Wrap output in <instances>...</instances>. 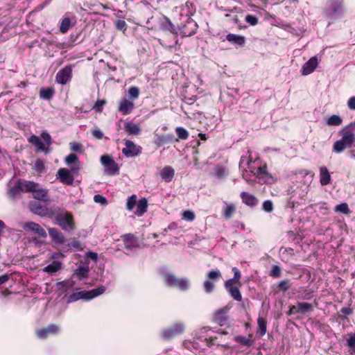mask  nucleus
Here are the masks:
<instances>
[{
	"mask_svg": "<svg viewBox=\"0 0 355 355\" xmlns=\"http://www.w3.org/2000/svg\"><path fill=\"white\" fill-rule=\"evenodd\" d=\"M225 17L227 19L228 21H232L235 24H238L240 23L239 18L237 15H231L230 14H225Z\"/></svg>",
	"mask_w": 355,
	"mask_h": 355,
	"instance_id": "61",
	"label": "nucleus"
},
{
	"mask_svg": "<svg viewBox=\"0 0 355 355\" xmlns=\"http://www.w3.org/2000/svg\"><path fill=\"white\" fill-rule=\"evenodd\" d=\"M28 140L29 143L32 144L33 145L37 147V150L43 151L45 153L47 152V149L45 147V144L40 140V139L37 136L33 135L28 138Z\"/></svg>",
	"mask_w": 355,
	"mask_h": 355,
	"instance_id": "26",
	"label": "nucleus"
},
{
	"mask_svg": "<svg viewBox=\"0 0 355 355\" xmlns=\"http://www.w3.org/2000/svg\"><path fill=\"white\" fill-rule=\"evenodd\" d=\"M226 40L231 44L243 47L245 44V37L242 35L229 33L226 35Z\"/></svg>",
	"mask_w": 355,
	"mask_h": 355,
	"instance_id": "19",
	"label": "nucleus"
},
{
	"mask_svg": "<svg viewBox=\"0 0 355 355\" xmlns=\"http://www.w3.org/2000/svg\"><path fill=\"white\" fill-rule=\"evenodd\" d=\"M342 123H343L342 119L339 116L336 115V114L331 116L327 119V124L328 125H331H331L338 126V125H341Z\"/></svg>",
	"mask_w": 355,
	"mask_h": 355,
	"instance_id": "41",
	"label": "nucleus"
},
{
	"mask_svg": "<svg viewBox=\"0 0 355 355\" xmlns=\"http://www.w3.org/2000/svg\"><path fill=\"white\" fill-rule=\"evenodd\" d=\"M105 173L108 175L112 176L115 174L118 173L119 171V167L118 164L113 161L109 165L105 167Z\"/></svg>",
	"mask_w": 355,
	"mask_h": 355,
	"instance_id": "37",
	"label": "nucleus"
},
{
	"mask_svg": "<svg viewBox=\"0 0 355 355\" xmlns=\"http://www.w3.org/2000/svg\"><path fill=\"white\" fill-rule=\"evenodd\" d=\"M282 272V269L279 266L274 265L272 266L269 275L272 278H278L280 277Z\"/></svg>",
	"mask_w": 355,
	"mask_h": 355,
	"instance_id": "48",
	"label": "nucleus"
},
{
	"mask_svg": "<svg viewBox=\"0 0 355 355\" xmlns=\"http://www.w3.org/2000/svg\"><path fill=\"white\" fill-rule=\"evenodd\" d=\"M225 289L234 300L238 302H241L242 300V295L238 287L231 286L225 288Z\"/></svg>",
	"mask_w": 355,
	"mask_h": 355,
	"instance_id": "35",
	"label": "nucleus"
},
{
	"mask_svg": "<svg viewBox=\"0 0 355 355\" xmlns=\"http://www.w3.org/2000/svg\"><path fill=\"white\" fill-rule=\"evenodd\" d=\"M162 144H167L173 143V141H178V139L175 138L173 135H164L161 138Z\"/></svg>",
	"mask_w": 355,
	"mask_h": 355,
	"instance_id": "50",
	"label": "nucleus"
},
{
	"mask_svg": "<svg viewBox=\"0 0 355 355\" xmlns=\"http://www.w3.org/2000/svg\"><path fill=\"white\" fill-rule=\"evenodd\" d=\"M27 184L28 180L19 179L15 185L9 189L8 191L9 198L15 200L20 196L21 192H26V185Z\"/></svg>",
	"mask_w": 355,
	"mask_h": 355,
	"instance_id": "9",
	"label": "nucleus"
},
{
	"mask_svg": "<svg viewBox=\"0 0 355 355\" xmlns=\"http://www.w3.org/2000/svg\"><path fill=\"white\" fill-rule=\"evenodd\" d=\"M75 64H68L61 69L55 76V81L61 85H64L71 80L73 77V69Z\"/></svg>",
	"mask_w": 355,
	"mask_h": 355,
	"instance_id": "6",
	"label": "nucleus"
},
{
	"mask_svg": "<svg viewBox=\"0 0 355 355\" xmlns=\"http://www.w3.org/2000/svg\"><path fill=\"white\" fill-rule=\"evenodd\" d=\"M257 334L260 335V336H263L266 334L267 331V321L265 318L262 317H259L257 318Z\"/></svg>",
	"mask_w": 355,
	"mask_h": 355,
	"instance_id": "32",
	"label": "nucleus"
},
{
	"mask_svg": "<svg viewBox=\"0 0 355 355\" xmlns=\"http://www.w3.org/2000/svg\"><path fill=\"white\" fill-rule=\"evenodd\" d=\"M352 127H355V123H351L340 131L341 138L334 144L333 151L340 153L345 149L355 147V133L352 130Z\"/></svg>",
	"mask_w": 355,
	"mask_h": 355,
	"instance_id": "1",
	"label": "nucleus"
},
{
	"mask_svg": "<svg viewBox=\"0 0 355 355\" xmlns=\"http://www.w3.org/2000/svg\"><path fill=\"white\" fill-rule=\"evenodd\" d=\"M164 279L167 286L170 287H177L180 291H187L189 286V281L188 279L185 277L179 279L173 274H165Z\"/></svg>",
	"mask_w": 355,
	"mask_h": 355,
	"instance_id": "5",
	"label": "nucleus"
},
{
	"mask_svg": "<svg viewBox=\"0 0 355 355\" xmlns=\"http://www.w3.org/2000/svg\"><path fill=\"white\" fill-rule=\"evenodd\" d=\"M105 100H97L94 105L93 106V109L96 110L97 112H101L103 111V106L105 105Z\"/></svg>",
	"mask_w": 355,
	"mask_h": 355,
	"instance_id": "55",
	"label": "nucleus"
},
{
	"mask_svg": "<svg viewBox=\"0 0 355 355\" xmlns=\"http://www.w3.org/2000/svg\"><path fill=\"white\" fill-rule=\"evenodd\" d=\"M229 310L230 309L227 307H224L217 310L213 316V321L220 326L227 324L229 320Z\"/></svg>",
	"mask_w": 355,
	"mask_h": 355,
	"instance_id": "11",
	"label": "nucleus"
},
{
	"mask_svg": "<svg viewBox=\"0 0 355 355\" xmlns=\"http://www.w3.org/2000/svg\"><path fill=\"white\" fill-rule=\"evenodd\" d=\"M41 137L44 141L48 145L50 146L52 144V139L51 135L47 132H43L41 134Z\"/></svg>",
	"mask_w": 355,
	"mask_h": 355,
	"instance_id": "62",
	"label": "nucleus"
},
{
	"mask_svg": "<svg viewBox=\"0 0 355 355\" xmlns=\"http://www.w3.org/2000/svg\"><path fill=\"white\" fill-rule=\"evenodd\" d=\"M78 162V156L74 153H71L65 158V162L67 164L70 165L73 163Z\"/></svg>",
	"mask_w": 355,
	"mask_h": 355,
	"instance_id": "56",
	"label": "nucleus"
},
{
	"mask_svg": "<svg viewBox=\"0 0 355 355\" xmlns=\"http://www.w3.org/2000/svg\"><path fill=\"white\" fill-rule=\"evenodd\" d=\"M215 174L218 178H223L225 175V169L222 166H217L215 169Z\"/></svg>",
	"mask_w": 355,
	"mask_h": 355,
	"instance_id": "64",
	"label": "nucleus"
},
{
	"mask_svg": "<svg viewBox=\"0 0 355 355\" xmlns=\"http://www.w3.org/2000/svg\"><path fill=\"white\" fill-rule=\"evenodd\" d=\"M298 313L305 314L313 311V306L307 302L297 303Z\"/></svg>",
	"mask_w": 355,
	"mask_h": 355,
	"instance_id": "36",
	"label": "nucleus"
},
{
	"mask_svg": "<svg viewBox=\"0 0 355 355\" xmlns=\"http://www.w3.org/2000/svg\"><path fill=\"white\" fill-rule=\"evenodd\" d=\"M148 201L146 198H143L139 200L137 203V210L135 214L137 216H142L145 212L147 211Z\"/></svg>",
	"mask_w": 355,
	"mask_h": 355,
	"instance_id": "31",
	"label": "nucleus"
},
{
	"mask_svg": "<svg viewBox=\"0 0 355 355\" xmlns=\"http://www.w3.org/2000/svg\"><path fill=\"white\" fill-rule=\"evenodd\" d=\"M71 26V19L69 17H64L62 19L60 25V31L64 34L66 33Z\"/></svg>",
	"mask_w": 355,
	"mask_h": 355,
	"instance_id": "39",
	"label": "nucleus"
},
{
	"mask_svg": "<svg viewBox=\"0 0 355 355\" xmlns=\"http://www.w3.org/2000/svg\"><path fill=\"white\" fill-rule=\"evenodd\" d=\"M26 189V193H32L33 198L35 200L43 202H48L49 200V190L41 188L39 183L28 180Z\"/></svg>",
	"mask_w": 355,
	"mask_h": 355,
	"instance_id": "2",
	"label": "nucleus"
},
{
	"mask_svg": "<svg viewBox=\"0 0 355 355\" xmlns=\"http://www.w3.org/2000/svg\"><path fill=\"white\" fill-rule=\"evenodd\" d=\"M253 337L254 336L252 334H250L248 337L236 336L234 338V340L238 343L241 346L251 347L255 343V340Z\"/></svg>",
	"mask_w": 355,
	"mask_h": 355,
	"instance_id": "17",
	"label": "nucleus"
},
{
	"mask_svg": "<svg viewBox=\"0 0 355 355\" xmlns=\"http://www.w3.org/2000/svg\"><path fill=\"white\" fill-rule=\"evenodd\" d=\"M135 108V103L132 101L123 98L121 100L118 106L119 112L123 115H128L132 113Z\"/></svg>",
	"mask_w": 355,
	"mask_h": 355,
	"instance_id": "12",
	"label": "nucleus"
},
{
	"mask_svg": "<svg viewBox=\"0 0 355 355\" xmlns=\"http://www.w3.org/2000/svg\"><path fill=\"white\" fill-rule=\"evenodd\" d=\"M182 219L191 222L194 220L196 218V215L193 211L191 210H185L182 214Z\"/></svg>",
	"mask_w": 355,
	"mask_h": 355,
	"instance_id": "47",
	"label": "nucleus"
},
{
	"mask_svg": "<svg viewBox=\"0 0 355 355\" xmlns=\"http://www.w3.org/2000/svg\"><path fill=\"white\" fill-rule=\"evenodd\" d=\"M115 27L118 31L125 32L128 28V25L124 20L118 19L115 21Z\"/></svg>",
	"mask_w": 355,
	"mask_h": 355,
	"instance_id": "49",
	"label": "nucleus"
},
{
	"mask_svg": "<svg viewBox=\"0 0 355 355\" xmlns=\"http://www.w3.org/2000/svg\"><path fill=\"white\" fill-rule=\"evenodd\" d=\"M106 290V288L104 286H101L96 288L92 289L91 291H88L89 296L87 297V300H92L98 295L103 294Z\"/></svg>",
	"mask_w": 355,
	"mask_h": 355,
	"instance_id": "38",
	"label": "nucleus"
},
{
	"mask_svg": "<svg viewBox=\"0 0 355 355\" xmlns=\"http://www.w3.org/2000/svg\"><path fill=\"white\" fill-rule=\"evenodd\" d=\"M57 178L63 184L71 185L74 178L70 173V171L64 168H61L57 173Z\"/></svg>",
	"mask_w": 355,
	"mask_h": 355,
	"instance_id": "13",
	"label": "nucleus"
},
{
	"mask_svg": "<svg viewBox=\"0 0 355 355\" xmlns=\"http://www.w3.org/2000/svg\"><path fill=\"white\" fill-rule=\"evenodd\" d=\"M198 28V25L193 22H188L182 29V33L184 35L189 37L193 35L196 33Z\"/></svg>",
	"mask_w": 355,
	"mask_h": 355,
	"instance_id": "27",
	"label": "nucleus"
},
{
	"mask_svg": "<svg viewBox=\"0 0 355 355\" xmlns=\"http://www.w3.org/2000/svg\"><path fill=\"white\" fill-rule=\"evenodd\" d=\"M49 234L53 241L58 244H62L65 242V238L63 234L55 227L48 229Z\"/></svg>",
	"mask_w": 355,
	"mask_h": 355,
	"instance_id": "20",
	"label": "nucleus"
},
{
	"mask_svg": "<svg viewBox=\"0 0 355 355\" xmlns=\"http://www.w3.org/2000/svg\"><path fill=\"white\" fill-rule=\"evenodd\" d=\"M175 175L174 169L170 166H164L160 172V176L166 182L172 181Z\"/></svg>",
	"mask_w": 355,
	"mask_h": 355,
	"instance_id": "22",
	"label": "nucleus"
},
{
	"mask_svg": "<svg viewBox=\"0 0 355 355\" xmlns=\"http://www.w3.org/2000/svg\"><path fill=\"white\" fill-rule=\"evenodd\" d=\"M60 327L58 324H51L46 327L37 329L35 331L37 337L40 339L44 340L47 338L50 335H57L59 334Z\"/></svg>",
	"mask_w": 355,
	"mask_h": 355,
	"instance_id": "8",
	"label": "nucleus"
},
{
	"mask_svg": "<svg viewBox=\"0 0 355 355\" xmlns=\"http://www.w3.org/2000/svg\"><path fill=\"white\" fill-rule=\"evenodd\" d=\"M236 206L234 203L227 204L222 209V214L225 220H230L236 212Z\"/></svg>",
	"mask_w": 355,
	"mask_h": 355,
	"instance_id": "24",
	"label": "nucleus"
},
{
	"mask_svg": "<svg viewBox=\"0 0 355 355\" xmlns=\"http://www.w3.org/2000/svg\"><path fill=\"white\" fill-rule=\"evenodd\" d=\"M240 198L242 202L250 207H256L259 204L258 198L248 192L242 191L240 193Z\"/></svg>",
	"mask_w": 355,
	"mask_h": 355,
	"instance_id": "15",
	"label": "nucleus"
},
{
	"mask_svg": "<svg viewBox=\"0 0 355 355\" xmlns=\"http://www.w3.org/2000/svg\"><path fill=\"white\" fill-rule=\"evenodd\" d=\"M184 331V325L181 322H176L172 327L165 329L162 332L163 339L169 340L182 334Z\"/></svg>",
	"mask_w": 355,
	"mask_h": 355,
	"instance_id": "7",
	"label": "nucleus"
},
{
	"mask_svg": "<svg viewBox=\"0 0 355 355\" xmlns=\"http://www.w3.org/2000/svg\"><path fill=\"white\" fill-rule=\"evenodd\" d=\"M69 148L71 151L83 152V147L80 143L73 141L69 144Z\"/></svg>",
	"mask_w": 355,
	"mask_h": 355,
	"instance_id": "52",
	"label": "nucleus"
},
{
	"mask_svg": "<svg viewBox=\"0 0 355 355\" xmlns=\"http://www.w3.org/2000/svg\"><path fill=\"white\" fill-rule=\"evenodd\" d=\"M89 296L88 291H83L79 292H76L69 295V302H74L80 299L87 300V297Z\"/></svg>",
	"mask_w": 355,
	"mask_h": 355,
	"instance_id": "34",
	"label": "nucleus"
},
{
	"mask_svg": "<svg viewBox=\"0 0 355 355\" xmlns=\"http://www.w3.org/2000/svg\"><path fill=\"white\" fill-rule=\"evenodd\" d=\"M222 279V274L218 268L211 270L206 274V279L203 283L205 291L211 293L215 288V283Z\"/></svg>",
	"mask_w": 355,
	"mask_h": 355,
	"instance_id": "4",
	"label": "nucleus"
},
{
	"mask_svg": "<svg viewBox=\"0 0 355 355\" xmlns=\"http://www.w3.org/2000/svg\"><path fill=\"white\" fill-rule=\"evenodd\" d=\"M318 64V60L317 56L311 58L306 62L302 67V74L307 76L314 71Z\"/></svg>",
	"mask_w": 355,
	"mask_h": 355,
	"instance_id": "14",
	"label": "nucleus"
},
{
	"mask_svg": "<svg viewBox=\"0 0 355 355\" xmlns=\"http://www.w3.org/2000/svg\"><path fill=\"white\" fill-rule=\"evenodd\" d=\"M291 287L290 280L288 279L282 280L277 285V288L278 291H282L284 293L286 292Z\"/></svg>",
	"mask_w": 355,
	"mask_h": 355,
	"instance_id": "40",
	"label": "nucleus"
},
{
	"mask_svg": "<svg viewBox=\"0 0 355 355\" xmlns=\"http://www.w3.org/2000/svg\"><path fill=\"white\" fill-rule=\"evenodd\" d=\"M69 246L78 250L83 249L80 242L77 239H73L70 243Z\"/></svg>",
	"mask_w": 355,
	"mask_h": 355,
	"instance_id": "63",
	"label": "nucleus"
},
{
	"mask_svg": "<svg viewBox=\"0 0 355 355\" xmlns=\"http://www.w3.org/2000/svg\"><path fill=\"white\" fill-rule=\"evenodd\" d=\"M124 129L129 135H137L141 132L139 125L132 122H126L124 125Z\"/></svg>",
	"mask_w": 355,
	"mask_h": 355,
	"instance_id": "30",
	"label": "nucleus"
},
{
	"mask_svg": "<svg viewBox=\"0 0 355 355\" xmlns=\"http://www.w3.org/2000/svg\"><path fill=\"white\" fill-rule=\"evenodd\" d=\"M62 268V263L59 261H53L43 268V271L48 274H53L59 271Z\"/></svg>",
	"mask_w": 355,
	"mask_h": 355,
	"instance_id": "28",
	"label": "nucleus"
},
{
	"mask_svg": "<svg viewBox=\"0 0 355 355\" xmlns=\"http://www.w3.org/2000/svg\"><path fill=\"white\" fill-rule=\"evenodd\" d=\"M24 228L26 230H30L37 234L40 237H46L45 230L38 224L34 222H28L25 224Z\"/></svg>",
	"mask_w": 355,
	"mask_h": 355,
	"instance_id": "18",
	"label": "nucleus"
},
{
	"mask_svg": "<svg viewBox=\"0 0 355 355\" xmlns=\"http://www.w3.org/2000/svg\"><path fill=\"white\" fill-rule=\"evenodd\" d=\"M122 238L125 245V247L129 248L133 241L134 235L131 234H126L122 236Z\"/></svg>",
	"mask_w": 355,
	"mask_h": 355,
	"instance_id": "54",
	"label": "nucleus"
},
{
	"mask_svg": "<svg viewBox=\"0 0 355 355\" xmlns=\"http://www.w3.org/2000/svg\"><path fill=\"white\" fill-rule=\"evenodd\" d=\"M46 207L43 206L41 203L33 202L30 203V209L35 214L44 216L45 209Z\"/></svg>",
	"mask_w": 355,
	"mask_h": 355,
	"instance_id": "29",
	"label": "nucleus"
},
{
	"mask_svg": "<svg viewBox=\"0 0 355 355\" xmlns=\"http://www.w3.org/2000/svg\"><path fill=\"white\" fill-rule=\"evenodd\" d=\"M334 210L336 212H340L345 214H348L350 212L348 205L346 202L336 205Z\"/></svg>",
	"mask_w": 355,
	"mask_h": 355,
	"instance_id": "43",
	"label": "nucleus"
},
{
	"mask_svg": "<svg viewBox=\"0 0 355 355\" xmlns=\"http://www.w3.org/2000/svg\"><path fill=\"white\" fill-rule=\"evenodd\" d=\"M348 336L349 338L347 339V345L355 352V332L349 334Z\"/></svg>",
	"mask_w": 355,
	"mask_h": 355,
	"instance_id": "57",
	"label": "nucleus"
},
{
	"mask_svg": "<svg viewBox=\"0 0 355 355\" xmlns=\"http://www.w3.org/2000/svg\"><path fill=\"white\" fill-rule=\"evenodd\" d=\"M140 91L137 87L133 86L128 89V97L131 101L137 99L139 96Z\"/></svg>",
	"mask_w": 355,
	"mask_h": 355,
	"instance_id": "42",
	"label": "nucleus"
},
{
	"mask_svg": "<svg viewBox=\"0 0 355 355\" xmlns=\"http://www.w3.org/2000/svg\"><path fill=\"white\" fill-rule=\"evenodd\" d=\"M89 272L88 268L80 266L76 270V275L79 277L80 279H83L87 277Z\"/></svg>",
	"mask_w": 355,
	"mask_h": 355,
	"instance_id": "44",
	"label": "nucleus"
},
{
	"mask_svg": "<svg viewBox=\"0 0 355 355\" xmlns=\"http://www.w3.org/2000/svg\"><path fill=\"white\" fill-rule=\"evenodd\" d=\"M55 91L51 87H42L40 90V98L45 100H50L53 98Z\"/></svg>",
	"mask_w": 355,
	"mask_h": 355,
	"instance_id": "33",
	"label": "nucleus"
},
{
	"mask_svg": "<svg viewBox=\"0 0 355 355\" xmlns=\"http://www.w3.org/2000/svg\"><path fill=\"white\" fill-rule=\"evenodd\" d=\"M125 147L122 149L123 154L127 157H135L141 153V147L137 146L133 141L125 139Z\"/></svg>",
	"mask_w": 355,
	"mask_h": 355,
	"instance_id": "10",
	"label": "nucleus"
},
{
	"mask_svg": "<svg viewBox=\"0 0 355 355\" xmlns=\"http://www.w3.org/2000/svg\"><path fill=\"white\" fill-rule=\"evenodd\" d=\"M331 178L327 168L324 166L320 167V182L321 185L326 186L331 183Z\"/></svg>",
	"mask_w": 355,
	"mask_h": 355,
	"instance_id": "21",
	"label": "nucleus"
},
{
	"mask_svg": "<svg viewBox=\"0 0 355 355\" xmlns=\"http://www.w3.org/2000/svg\"><path fill=\"white\" fill-rule=\"evenodd\" d=\"M56 223L65 232H71L76 229V222L71 212L63 209Z\"/></svg>",
	"mask_w": 355,
	"mask_h": 355,
	"instance_id": "3",
	"label": "nucleus"
},
{
	"mask_svg": "<svg viewBox=\"0 0 355 355\" xmlns=\"http://www.w3.org/2000/svg\"><path fill=\"white\" fill-rule=\"evenodd\" d=\"M137 205V196L132 195L130 196L126 202V208L128 210H132Z\"/></svg>",
	"mask_w": 355,
	"mask_h": 355,
	"instance_id": "46",
	"label": "nucleus"
},
{
	"mask_svg": "<svg viewBox=\"0 0 355 355\" xmlns=\"http://www.w3.org/2000/svg\"><path fill=\"white\" fill-rule=\"evenodd\" d=\"M262 209L268 213H270L274 209L273 203L270 200H265L262 205Z\"/></svg>",
	"mask_w": 355,
	"mask_h": 355,
	"instance_id": "51",
	"label": "nucleus"
},
{
	"mask_svg": "<svg viewBox=\"0 0 355 355\" xmlns=\"http://www.w3.org/2000/svg\"><path fill=\"white\" fill-rule=\"evenodd\" d=\"M94 200L96 203H100L101 205H107V200L106 198L103 196L102 195L96 194L94 196Z\"/></svg>",
	"mask_w": 355,
	"mask_h": 355,
	"instance_id": "59",
	"label": "nucleus"
},
{
	"mask_svg": "<svg viewBox=\"0 0 355 355\" xmlns=\"http://www.w3.org/2000/svg\"><path fill=\"white\" fill-rule=\"evenodd\" d=\"M34 168L39 172H42L45 168L43 161L41 159H37L35 163Z\"/></svg>",
	"mask_w": 355,
	"mask_h": 355,
	"instance_id": "60",
	"label": "nucleus"
},
{
	"mask_svg": "<svg viewBox=\"0 0 355 355\" xmlns=\"http://www.w3.org/2000/svg\"><path fill=\"white\" fill-rule=\"evenodd\" d=\"M63 209V208L59 207H46L44 216L54 219L56 221Z\"/></svg>",
	"mask_w": 355,
	"mask_h": 355,
	"instance_id": "23",
	"label": "nucleus"
},
{
	"mask_svg": "<svg viewBox=\"0 0 355 355\" xmlns=\"http://www.w3.org/2000/svg\"><path fill=\"white\" fill-rule=\"evenodd\" d=\"M114 161L111 157L109 155H105L101 156V164L105 167L107 165H109L111 162Z\"/></svg>",
	"mask_w": 355,
	"mask_h": 355,
	"instance_id": "58",
	"label": "nucleus"
},
{
	"mask_svg": "<svg viewBox=\"0 0 355 355\" xmlns=\"http://www.w3.org/2000/svg\"><path fill=\"white\" fill-rule=\"evenodd\" d=\"M175 132L178 137V139H180L185 140L189 137V133H188L187 130L182 127L176 128Z\"/></svg>",
	"mask_w": 355,
	"mask_h": 355,
	"instance_id": "45",
	"label": "nucleus"
},
{
	"mask_svg": "<svg viewBox=\"0 0 355 355\" xmlns=\"http://www.w3.org/2000/svg\"><path fill=\"white\" fill-rule=\"evenodd\" d=\"M245 21L250 26H256L258 24V18L252 15H247Z\"/></svg>",
	"mask_w": 355,
	"mask_h": 355,
	"instance_id": "53",
	"label": "nucleus"
},
{
	"mask_svg": "<svg viewBox=\"0 0 355 355\" xmlns=\"http://www.w3.org/2000/svg\"><path fill=\"white\" fill-rule=\"evenodd\" d=\"M342 9V2L338 0H330L327 3L326 12L329 15H334L340 12Z\"/></svg>",
	"mask_w": 355,
	"mask_h": 355,
	"instance_id": "16",
	"label": "nucleus"
},
{
	"mask_svg": "<svg viewBox=\"0 0 355 355\" xmlns=\"http://www.w3.org/2000/svg\"><path fill=\"white\" fill-rule=\"evenodd\" d=\"M254 175L259 179H272V175L267 171V166L263 165L254 169Z\"/></svg>",
	"mask_w": 355,
	"mask_h": 355,
	"instance_id": "25",
	"label": "nucleus"
}]
</instances>
